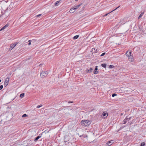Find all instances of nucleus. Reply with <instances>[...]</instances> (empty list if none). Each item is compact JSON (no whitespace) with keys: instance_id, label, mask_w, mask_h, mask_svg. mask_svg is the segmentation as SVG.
Listing matches in <instances>:
<instances>
[{"instance_id":"2eb2a0df","label":"nucleus","mask_w":146,"mask_h":146,"mask_svg":"<svg viewBox=\"0 0 146 146\" xmlns=\"http://www.w3.org/2000/svg\"><path fill=\"white\" fill-rule=\"evenodd\" d=\"M60 1H57L55 3V6H58V3H59L60 2Z\"/></svg>"},{"instance_id":"4be33fe9","label":"nucleus","mask_w":146,"mask_h":146,"mask_svg":"<svg viewBox=\"0 0 146 146\" xmlns=\"http://www.w3.org/2000/svg\"><path fill=\"white\" fill-rule=\"evenodd\" d=\"M114 66L113 65H110L109 66V67L110 68H113L114 67Z\"/></svg>"},{"instance_id":"b1692460","label":"nucleus","mask_w":146,"mask_h":146,"mask_svg":"<svg viewBox=\"0 0 146 146\" xmlns=\"http://www.w3.org/2000/svg\"><path fill=\"white\" fill-rule=\"evenodd\" d=\"M145 144L144 143H142L141 144V146H144Z\"/></svg>"},{"instance_id":"72a5a7b5","label":"nucleus","mask_w":146,"mask_h":146,"mask_svg":"<svg viewBox=\"0 0 146 146\" xmlns=\"http://www.w3.org/2000/svg\"><path fill=\"white\" fill-rule=\"evenodd\" d=\"M75 1H77L78 0H75Z\"/></svg>"},{"instance_id":"c85d7f7f","label":"nucleus","mask_w":146,"mask_h":146,"mask_svg":"<svg viewBox=\"0 0 146 146\" xmlns=\"http://www.w3.org/2000/svg\"><path fill=\"white\" fill-rule=\"evenodd\" d=\"M3 86L2 85L0 86V90H1L3 88Z\"/></svg>"},{"instance_id":"ddd939ff","label":"nucleus","mask_w":146,"mask_h":146,"mask_svg":"<svg viewBox=\"0 0 146 146\" xmlns=\"http://www.w3.org/2000/svg\"><path fill=\"white\" fill-rule=\"evenodd\" d=\"M101 66L102 67L105 68H106V64H101Z\"/></svg>"},{"instance_id":"6e6552de","label":"nucleus","mask_w":146,"mask_h":146,"mask_svg":"<svg viewBox=\"0 0 146 146\" xmlns=\"http://www.w3.org/2000/svg\"><path fill=\"white\" fill-rule=\"evenodd\" d=\"M82 3H81L78 5H77L74 7L73 8H74V9L75 10L76 9H78V7H80L81 5H82Z\"/></svg>"},{"instance_id":"6ab92c4d","label":"nucleus","mask_w":146,"mask_h":146,"mask_svg":"<svg viewBox=\"0 0 146 146\" xmlns=\"http://www.w3.org/2000/svg\"><path fill=\"white\" fill-rule=\"evenodd\" d=\"M144 13L143 12L142 13L139 15V17H138V19H139V18H140L141 17L142 15H143V14Z\"/></svg>"},{"instance_id":"4468645a","label":"nucleus","mask_w":146,"mask_h":146,"mask_svg":"<svg viewBox=\"0 0 146 146\" xmlns=\"http://www.w3.org/2000/svg\"><path fill=\"white\" fill-rule=\"evenodd\" d=\"M79 36L78 35L75 36L73 37V39H76L78 38Z\"/></svg>"},{"instance_id":"f704fd0d","label":"nucleus","mask_w":146,"mask_h":146,"mask_svg":"<svg viewBox=\"0 0 146 146\" xmlns=\"http://www.w3.org/2000/svg\"><path fill=\"white\" fill-rule=\"evenodd\" d=\"M1 82V80H0V82Z\"/></svg>"},{"instance_id":"412c9836","label":"nucleus","mask_w":146,"mask_h":146,"mask_svg":"<svg viewBox=\"0 0 146 146\" xmlns=\"http://www.w3.org/2000/svg\"><path fill=\"white\" fill-rule=\"evenodd\" d=\"M28 115L26 114H24L22 116V117H24L27 116Z\"/></svg>"},{"instance_id":"20e7f679","label":"nucleus","mask_w":146,"mask_h":146,"mask_svg":"<svg viewBox=\"0 0 146 146\" xmlns=\"http://www.w3.org/2000/svg\"><path fill=\"white\" fill-rule=\"evenodd\" d=\"M18 43L17 42L15 43L14 44H11V45L10 48L9 49V50H11L13 49L14 48L15 46Z\"/></svg>"},{"instance_id":"9b49d317","label":"nucleus","mask_w":146,"mask_h":146,"mask_svg":"<svg viewBox=\"0 0 146 146\" xmlns=\"http://www.w3.org/2000/svg\"><path fill=\"white\" fill-rule=\"evenodd\" d=\"M97 68H95L94 70V74H96L98 73V71H97Z\"/></svg>"},{"instance_id":"9d476101","label":"nucleus","mask_w":146,"mask_h":146,"mask_svg":"<svg viewBox=\"0 0 146 146\" xmlns=\"http://www.w3.org/2000/svg\"><path fill=\"white\" fill-rule=\"evenodd\" d=\"M41 137V136L39 135L37 136L35 139L34 141L35 142L38 139L40 138Z\"/></svg>"},{"instance_id":"473e14b6","label":"nucleus","mask_w":146,"mask_h":146,"mask_svg":"<svg viewBox=\"0 0 146 146\" xmlns=\"http://www.w3.org/2000/svg\"><path fill=\"white\" fill-rule=\"evenodd\" d=\"M97 67H98V66H96V67H95V68H97Z\"/></svg>"},{"instance_id":"7c9ffc66","label":"nucleus","mask_w":146,"mask_h":146,"mask_svg":"<svg viewBox=\"0 0 146 146\" xmlns=\"http://www.w3.org/2000/svg\"><path fill=\"white\" fill-rule=\"evenodd\" d=\"M111 13V12H110V13H107V14H105V15H104V17H105V16H107V15H108V14H109V13Z\"/></svg>"},{"instance_id":"c756f323","label":"nucleus","mask_w":146,"mask_h":146,"mask_svg":"<svg viewBox=\"0 0 146 146\" xmlns=\"http://www.w3.org/2000/svg\"><path fill=\"white\" fill-rule=\"evenodd\" d=\"M41 15V14H39V15H38L36 16V17H38L40 16Z\"/></svg>"},{"instance_id":"dca6fc26","label":"nucleus","mask_w":146,"mask_h":146,"mask_svg":"<svg viewBox=\"0 0 146 146\" xmlns=\"http://www.w3.org/2000/svg\"><path fill=\"white\" fill-rule=\"evenodd\" d=\"M24 95H25L24 93L21 94L20 95V97H21V98H23L24 97Z\"/></svg>"},{"instance_id":"2f4dec72","label":"nucleus","mask_w":146,"mask_h":146,"mask_svg":"<svg viewBox=\"0 0 146 146\" xmlns=\"http://www.w3.org/2000/svg\"><path fill=\"white\" fill-rule=\"evenodd\" d=\"M73 103V102L72 101H71V102H68V103Z\"/></svg>"},{"instance_id":"bb28decb","label":"nucleus","mask_w":146,"mask_h":146,"mask_svg":"<svg viewBox=\"0 0 146 146\" xmlns=\"http://www.w3.org/2000/svg\"><path fill=\"white\" fill-rule=\"evenodd\" d=\"M31 40H29L28 41V42H29V43L28 44L29 45H30L31 44Z\"/></svg>"},{"instance_id":"39448f33","label":"nucleus","mask_w":146,"mask_h":146,"mask_svg":"<svg viewBox=\"0 0 146 146\" xmlns=\"http://www.w3.org/2000/svg\"><path fill=\"white\" fill-rule=\"evenodd\" d=\"M128 59H129V60L130 61H133L134 59V58L133 57V56L132 55H130L129 56H128Z\"/></svg>"},{"instance_id":"f257e3e1","label":"nucleus","mask_w":146,"mask_h":146,"mask_svg":"<svg viewBox=\"0 0 146 146\" xmlns=\"http://www.w3.org/2000/svg\"><path fill=\"white\" fill-rule=\"evenodd\" d=\"M81 123V125L84 127L88 126L91 123V122L90 121L88 120H82Z\"/></svg>"},{"instance_id":"0eeeda50","label":"nucleus","mask_w":146,"mask_h":146,"mask_svg":"<svg viewBox=\"0 0 146 146\" xmlns=\"http://www.w3.org/2000/svg\"><path fill=\"white\" fill-rule=\"evenodd\" d=\"M131 52L127 51L126 52L125 54H126V56L128 57V56L131 55Z\"/></svg>"},{"instance_id":"a211bd4d","label":"nucleus","mask_w":146,"mask_h":146,"mask_svg":"<svg viewBox=\"0 0 146 146\" xmlns=\"http://www.w3.org/2000/svg\"><path fill=\"white\" fill-rule=\"evenodd\" d=\"M103 117L104 116V117H106L108 116V115L107 114V113H103Z\"/></svg>"},{"instance_id":"a878e982","label":"nucleus","mask_w":146,"mask_h":146,"mask_svg":"<svg viewBox=\"0 0 146 146\" xmlns=\"http://www.w3.org/2000/svg\"><path fill=\"white\" fill-rule=\"evenodd\" d=\"M117 94H112V97H114L115 96H117Z\"/></svg>"},{"instance_id":"f8f14e48","label":"nucleus","mask_w":146,"mask_h":146,"mask_svg":"<svg viewBox=\"0 0 146 146\" xmlns=\"http://www.w3.org/2000/svg\"><path fill=\"white\" fill-rule=\"evenodd\" d=\"M74 10L75 9H74V8H72L70 10L69 12L71 13H73L74 12Z\"/></svg>"},{"instance_id":"423d86ee","label":"nucleus","mask_w":146,"mask_h":146,"mask_svg":"<svg viewBox=\"0 0 146 146\" xmlns=\"http://www.w3.org/2000/svg\"><path fill=\"white\" fill-rule=\"evenodd\" d=\"M113 140H111L110 141L106 143L107 145L108 146H110L112 144V143H113Z\"/></svg>"},{"instance_id":"393cba45","label":"nucleus","mask_w":146,"mask_h":146,"mask_svg":"<svg viewBox=\"0 0 146 146\" xmlns=\"http://www.w3.org/2000/svg\"><path fill=\"white\" fill-rule=\"evenodd\" d=\"M120 7V6H118V7H117V8H116V9H114V10H113L112 11H111V12H112L113 11H115V10H116V9H117L119 7Z\"/></svg>"},{"instance_id":"f03ea898","label":"nucleus","mask_w":146,"mask_h":146,"mask_svg":"<svg viewBox=\"0 0 146 146\" xmlns=\"http://www.w3.org/2000/svg\"><path fill=\"white\" fill-rule=\"evenodd\" d=\"M48 74V72L47 71H42L41 72L40 74V76L41 78H43L45 77H46Z\"/></svg>"},{"instance_id":"f3484780","label":"nucleus","mask_w":146,"mask_h":146,"mask_svg":"<svg viewBox=\"0 0 146 146\" xmlns=\"http://www.w3.org/2000/svg\"><path fill=\"white\" fill-rule=\"evenodd\" d=\"M93 70V69L90 68L89 70H88L87 71L88 72H92Z\"/></svg>"},{"instance_id":"1a4fd4ad","label":"nucleus","mask_w":146,"mask_h":146,"mask_svg":"<svg viewBox=\"0 0 146 146\" xmlns=\"http://www.w3.org/2000/svg\"><path fill=\"white\" fill-rule=\"evenodd\" d=\"M8 24H7L5 26H4L3 28H2L0 30V31H2L4 30L7 27L9 26Z\"/></svg>"},{"instance_id":"cd10ccee","label":"nucleus","mask_w":146,"mask_h":146,"mask_svg":"<svg viewBox=\"0 0 146 146\" xmlns=\"http://www.w3.org/2000/svg\"><path fill=\"white\" fill-rule=\"evenodd\" d=\"M105 54L106 53L105 52L103 53L102 54H101V55H100V56H104Z\"/></svg>"},{"instance_id":"7ed1b4c3","label":"nucleus","mask_w":146,"mask_h":146,"mask_svg":"<svg viewBox=\"0 0 146 146\" xmlns=\"http://www.w3.org/2000/svg\"><path fill=\"white\" fill-rule=\"evenodd\" d=\"M9 78H6L4 82V86L5 87L7 86L9 83Z\"/></svg>"},{"instance_id":"aec40b11","label":"nucleus","mask_w":146,"mask_h":146,"mask_svg":"<svg viewBox=\"0 0 146 146\" xmlns=\"http://www.w3.org/2000/svg\"><path fill=\"white\" fill-rule=\"evenodd\" d=\"M127 119H124L123 121H124V123L123 124H125L127 122Z\"/></svg>"},{"instance_id":"5701e85b","label":"nucleus","mask_w":146,"mask_h":146,"mask_svg":"<svg viewBox=\"0 0 146 146\" xmlns=\"http://www.w3.org/2000/svg\"><path fill=\"white\" fill-rule=\"evenodd\" d=\"M42 105L41 104L40 105L37 106L36 107V108H39L40 107H42Z\"/></svg>"}]
</instances>
